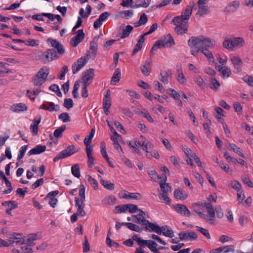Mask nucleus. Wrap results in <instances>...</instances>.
I'll return each mask as SVG.
<instances>
[{
  "mask_svg": "<svg viewBox=\"0 0 253 253\" xmlns=\"http://www.w3.org/2000/svg\"><path fill=\"white\" fill-rule=\"evenodd\" d=\"M189 43L192 46L201 44V47L204 48H213L215 46V41L209 37L203 36L199 37H192L189 39Z\"/></svg>",
  "mask_w": 253,
  "mask_h": 253,
  "instance_id": "1",
  "label": "nucleus"
},
{
  "mask_svg": "<svg viewBox=\"0 0 253 253\" xmlns=\"http://www.w3.org/2000/svg\"><path fill=\"white\" fill-rule=\"evenodd\" d=\"M204 206L207 209L208 214L203 213L202 212H199L200 217L204 219L207 223L211 224L216 223L215 219V211L213 206L209 203H205Z\"/></svg>",
  "mask_w": 253,
  "mask_h": 253,
  "instance_id": "2",
  "label": "nucleus"
},
{
  "mask_svg": "<svg viewBox=\"0 0 253 253\" xmlns=\"http://www.w3.org/2000/svg\"><path fill=\"white\" fill-rule=\"evenodd\" d=\"M245 42L243 38L241 37H234L225 40L223 42V46L228 49L233 50L234 49H238L242 47Z\"/></svg>",
  "mask_w": 253,
  "mask_h": 253,
  "instance_id": "3",
  "label": "nucleus"
},
{
  "mask_svg": "<svg viewBox=\"0 0 253 253\" xmlns=\"http://www.w3.org/2000/svg\"><path fill=\"white\" fill-rule=\"evenodd\" d=\"M175 43L174 40L170 34H168L163 39L156 41L152 46L151 50V53H154L158 48L162 47H169Z\"/></svg>",
  "mask_w": 253,
  "mask_h": 253,
  "instance_id": "4",
  "label": "nucleus"
},
{
  "mask_svg": "<svg viewBox=\"0 0 253 253\" xmlns=\"http://www.w3.org/2000/svg\"><path fill=\"white\" fill-rule=\"evenodd\" d=\"M49 74V69L46 68H41L32 80L35 86H41L46 81Z\"/></svg>",
  "mask_w": 253,
  "mask_h": 253,
  "instance_id": "5",
  "label": "nucleus"
},
{
  "mask_svg": "<svg viewBox=\"0 0 253 253\" xmlns=\"http://www.w3.org/2000/svg\"><path fill=\"white\" fill-rule=\"evenodd\" d=\"M39 55L41 57V59L44 64L59 58L57 51L53 48L49 49L44 52L40 51L39 52Z\"/></svg>",
  "mask_w": 253,
  "mask_h": 253,
  "instance_id": "6",
  "label": "nucleus"
},
{
  "mask_svg": "<svg viewBox=\"0 0 253 253\" xmlns=\"http://www.w3.org/2000/svg\"><path fill=\"white\" fill-rule=\"evenodd\" d=\"M159 183L161 193L159 194V197L160 199L163 200L166 204L169 205L171 200L168 196V192L169 191H171V187L169 185V184L164 183L162 181H160Z\"/></svg>",
  "mask_w": 253,
  "mask_h": 253,
  "instance_id": "7",
  "label": "nucleus"
},
{
  "mask_svg": "<svg viewBox=\"0 0 253 253\" xmlns=\"http://www.w3.org/2000/svg\"><path fill=\"white\" fill-rule=\"evenodd\" d=\"M76 152V148L73 145H69L65 149L60 152L53 159L54 162H57L60 159H63L73 155Z\"/></svg>",
  "mask_w": 253,
  "mask_h": 253,
  "instance_id": "8",
  "label": "nucleus"
},
{
  "mask_svg": "<svg viewBox=\"0 0 253 253\" xmlns=\"http://www.w3.org/2000/svg\"><path fill=\"white\" fill-rule=\"evenodd\" d=\"M144 223L145 225L143 226V229L148 232H154L159 235H161L160 227L156 223L150 222L149 220L141 221Z\"/></svg>",
  "mask_w": 253,
  "mask_h": 253,
  "instance_id": "9",
  "label": "nucleus"
},
{
  "mask_svg": "<svg viewBox=\"0 0 253 253\" xmlns=\"http://www.w3.org/2000/svg\"><path fill=\"white\" fill-rule=\"evenodd\" d=\"M94 78V69L90 68L86 70L83 73V77L82 79L84 85H89Z\"/></svg>",
  "mask_w": 253,
  "mask_h": 253,
  "instance_id": "10",
  "label": "nucleus"
},
{
  "mask_svg": "<svg viewBox=\"0 0 253 253\" xmlns=\"http://www.w3.org/2000/svg\"><path fill=\"white\" fill-rule=\"evenodd\" d=\"M87 63V59L85 57H82L79 58L77 62L74 63L72 67L73 73L74 74L78 72L81 68L85 66Z\"/></svg>",
  "mask_w": 253,
  "mask_h": 253,
  "instance_id": "11",
  "label": "nucleus"
},
{
  "mask_svg": "<svg viewBox=\"0 0 253 253\" xmlns=\"http://www.w3.org/2000/svg\"><path fill=\"white\" fill-rule=\"evenodd\" d=\"M138 211H139V214L132 215V221L133 222H136L141 224L142 226H144V223L141 222V221H143L144 220H147L146 218H149V216L141 209H139Z\"/></svg>",
  "mask_w": 253,
  "mask_h": 253,
  "instance_id": "12",
  "label": "nucleus"
},
{
  "mask_svg": "<svg viewBox=\"0 0 253 253\" xmlns=\"http://www.w3.org/2000/svg\"><path fill=\"white\" fill-rule=\"evenodd\" d=\"M84 38V34L83 30H79L77 35L73 37L71 40V43L73 47H76Z\"/></svg>",
  "mask_w": 253,
  "mask_h": 253,
  "instance_id": "13",
  "label": "nucleus"
},
{
  "mask_svg": "<svg viewBox=\"0 0 253 253\" xmlns=\"http://www.w3.org/2000/svg\"><path fill=\"white\" fill-rule=\"evenodd\" d=\"M75 207L77 208V214L79 216H84L86 212L84 210L85 207V204L84 202L79 201V199L77 197L75 198Z\"/></svg>",
  "mask_w": 253,
  "mask_h": 253,
  "instance_id": "14",
  "label": "nucleus"
},
{
  "mask_svg": "<svg viewBox=\"0 0 253 253\" xmlns=\"http://www.w3.org/2000/svg\"><path fill=\"white\" fill-rule=\"evenodd\" d=\"M178 236L179 238L181 241L186 240L188 239H189L190 241H192L196 239L198 237L197 234L193 231H191L188 233L181 232L179 233Z\"/></svg>",
  "mask_w": 253,
  "mask_h": 253,
  "instance_id": "15",
  "label": "nucleus"
},
{
  "mask_svg": "<svg viewBox=\"0 0 253 253\" xmlns=\"http://www.w3.org/2000/svg\"><path fill=\"white\" fill-rule=\"evenodd\" d=\"M98 40V38L95 37L93 40L90 43V47L88 51V54H86L87 56L89 55L90 57H94L96 53L97 50V41Z\"/></svg>",
  "mask_w": 253,
  "mask_h": 253,
  "instance_id": "16",
  "label": "nucleus"
},
{
  "mask_svg": "<svg viewBox=\"0 0 253 253\" xmlns=\"http://www.w3.org/2000/svg\"><path fill=\"white\" fill-rule=\"evenodd\" d=\"M175 211L179 214L184 216L189 217L190 216V212L187 207L182 204H177L174 206Z\"/></svg>",
  "mask_w": 253,
  "mask_h": 253,
  "instance_id": "17",
  "label": "nucleus"
},
{
  "mask_svg": "<svg viewBox=\"0 0 253 253\" xmlns=\"http://www.w3.org/2000/svg\"><path fill=\"white\" fill-rule=\"evenodd\" d=\"M120 29L122 30V32L120 33L121 38L124 39L128 37L130 33L132 31L133 28L130 25H127L126 28H124V25H122Z\"/></svg>",
  "mask_w": 253,
  "mask_h": 253,
  "instance_id": "18",
  "label": "nucleus"
},
{
  "mask_svg": "<svg viewBox=\"0 0 253 253\" xmlns=\"http://www.w3.org/2000/svg\"><path fill=\"white\" fill-rule=\"evenodd\" d=\"M47 104L48 106H47L45 104H42L41 105L40 109L47 110L50 112L60 111V107L59 105H55L52 102H47Z\"/></svg>",
  "mask_w": 253,
  "mask_h": 253,
  "instance_id": "19",
  "label": "nucleus"
},
{
  "mask_svg": "<svg viewBox=\"0 0 253 253\" xmlns=\"http://www.w3.org/2000/svg\"><path fill=\"white\" fill-rule=\"evenodd\" d=\"M210 11V7L207 5L199 6V9L196 14L197 18H201L202 17L207 14Z\"/></svg>",
  "mask_w": 253,
  "mask_h": 253,
  "instance_id": "20",
  "label": "nucleus"
},
{
  "mask_svg": "<svg viewBox=\"0 0 253 253\" xmlns=\"http://www.w3.org/2000/svg\"><path fill=\"white\" fill-rule=\"evenodd\" d=\"M46 146L45 145H38L35 148L32 149L30 151L28 152V156L32 155H38L40 154L46 150Z\"/></svg>",
  "mask_w": 253,
  "mask_h": 253,
  "instance_id": "21",
  "label": "nucleus"
},
{
  "mask_svg": "<svg viewBox=\"0 0 253 253\" xmlns=\"http://www.w3.org/2000/svg\"><path fill=\"white\" fill-rule=\"evenodd\" d=\"M159 80L164 84H168V79L172 77L171 71L169 70L162 71L160 75Z\"/></svg>",
  "mask_w": 253,
  "mask_h": 253,
  "instance_id": "22",
  "label": "nucleus"
},
{
  "mask_svg": "<svg viewBox=\"0 0 253 253\" xmlns=\"http://www.w3.org/2000/svg\"><path fill=\"white\" fill-rule=\"evenodd\" d=\"M38 239L37 234L32 233L28 235L27 237H24L25 244L28 246H33L35 245L34 241Z\"/></svg>",
  "mask_w": 253,
  "mask_h": 253,
  "instance_id": "23",
  "label": "nucleus"
},
{
  "mask_svg": "<svg viewBox=\"0 0 253 253\" xmlns=\"http://www.w3.org/2000/svg\"><path fill=\"white\" fill-rule=\"evenodd\" d=\"M124 199H133L135 200H140L141 195L138 193H128L126 191H124V193L122 196Z\"/></svg>",
  "mask_w": 253,
  "mask_h": 253,
  "instance_id": "24",
  "label": "nucleus"
},
{
  "mask_svg": "<svg viewBox=\"0 0 253 253\" xmlns=\"http://www.w3.org/2000/svg\"><path fill=\"white\" fill-rule=\"evenodd\" d=\"M111 92L110 90L106 91L105 94L104 95L103 99V108H110L111 106Z\"/></svg>",
  "mask_w": 253,
  "mask_h": 253,
  "instance_id": "25",
  "label": "nucleus"
},
{
  "mask_svg": "<svg viewBox=\"0 0 253 253\" xmlns=\"http://www.w3.org/2000/svg\"><path fill=\"white\" fill-rule=\"evenodd\" d=\"M201 51L206 57L210 63H213L214 62V58L212 53L211 51H210L209 48L201 47Z\"/></svg>",
  "mask_w": 253,
  "mask_h": 253,
  "instance_id": "26",
  "label": "nucleus"
},
{
  "mask_svg": "<svg viewBox=\"0 0 253 253\" xmlns=\"http://www.w3.org/2000/svg\"><path fill=\"white\" fill-rule=\"evenodd\" d=\"M231 61L238 71L241 72L242 71L241 66L243 63L241 58L238 56H233L231 57Z\"/></svg>",
  "mask_w": 253,
  "mask_h": 253,
  "instance_id": "27",
  "label": "nucleus"
},
{
  "mask_svg": "<svg viewBox=\"0 0 253 253\" xmlns=\"http://www.w3.org/2000/svg\"><path fill=\"white\" fill-rule=\"evenodd\" d=\"M10 110L14 112L18 113L27 110V107L25 104L20 103L12 105Z\"/></svg>",
  "mask_w": 253,
  "mask_h": 253,
  "instance_id": "28",
  "label": "nucleus"
},
{
  "mask_svg": "<svg viewBox=\"0 0 253 253\" xmlns=\"http://www.w3.org/2000/svg\"><path fill=\"white\" fill-rule=\"evenodd\" d=\"M192 6L190 5H187L186 6L184 10L182 12L180 16L183 17V19L188 20L191 16L192 12Z\"/></svg>",
  "mask_w": 253,
  "mask_h": 253,
  "instance_id": "29",
  "label": "nucleus"
},
{
  "mask_svg": "<svg viewBox=\"0 0 253 253\" xmlns=\"http://www.w3.org/2000/svg\"><path fill=\"white\" fill-rule=\"evenodd\" d=\"M172 22L175 25H180L181 26H186L188 24L187 20L183 19V17L180 16H176L172 19Z\"/></svg>",
  "mask_w": 253,
  "mask_h": 253,
  "instance_id": "30",
  "label": "nucleus"
},
{
  "mask_svg": "<svg viewBox=\"0 0 253 253\" xmlns=\"http://www.w3.org/2000/svg\"><path fill=\"white\" fill-rule=\"evenodd\" d=\"M121 71L119 68L115 70L111 81V84H116L117 83H118L121 78Z\"/></svg>",
  "mask_w": 253,
  "mask_h": 253,
  "instance_id": "31",
  "label": "nucleus"
},
{
  "mask_svg": "<svg viewBox=\"0 0 253 253\" xmlns=\"http://www.w3.org/2000/svg\"><path fill=\"white\" fill-rule=\"evenodd\" d=\"M145 246H147L151 251L156 248L157 244L151 240H144L143 244L141 245V248H144Z\"/></svg>",
  "mask_w": 253,
  "mask_h": 253,
  "instance_id": "32",
  "label": "nucleus"
},
{
  "mask_svg": "<svg viewBox=\"0 0 253 253\" xmlns=\"http://www.w3.org/2000/svg\"><path fill=\"white\" fill-rule=\"evenodd\" d=\"M174 196L177 199L185 200L188 197V194L184 191L176 189L174 192Z\"/></svg>",
  "mask_w": 253,
  "mask_h": 253,
  "instance_id": "33",
  "label": "nucleus"
},
{
  "mask_svg": "<svg viewBox=\"0 0 253 253\" xmlns=\"http://www.w3.org/2000/svg\"><path fill=\"white\" fill-rule=\"evenodd\" d=\"M151 0H137L136 1L135 4L133 6V7H147L149 5Z\"/></svg>",
  "mask_w": 253,
  "mask_h": 253,
  "instance_id": "34",
  "label": "nucleus"
},
{
  "mask_svg": "<svg viewBox=\"0 0 253 253\" xmlns=\"http://www.w3.org/2000/svg\"><path fill=\"white\" fill-rule=\"evenodd\" d=\"M71 172L72 174L77 178H80L81 176L80 166L78 164H75L71 167Z\"/></svg>",
  "mask_w": 253,
  "mask_h": 253,
  "instance_id": "35",
  "label": "nucleus"
},
{
  "mask_svg": "<svg viewBox=\"0 0 253 253\" xmlns=\"http://www.w3.org/2000/svg\"><path fill=\"white\" fill-rule=\"evenodd\" d=\"M101 184L107 189L112 190L114 189L115 186L113 183H111L108 181L105 180L103 179L100 180Z\"/></svg>",
  "mask_w": 253,
  "mask_h": 253,
  "instance_id": "36",
  "label": "nucleus"
},
{
  "mask_svg": "<svg viewBox=\"0 0 253 253\" xmlns=\"http://www.w3.org/2000/svg\"><path fill=\"white\" fill-rule=\"evenodd\" d=\"M194 81L201 88H204L206 86V83L200 76H197L194 78Z\"/></svg>",
  "mask_w": 253,
  "mask_h": 253,
  "instance_id": "37",
  "label": "nucleus"
},
{
  "mask_svg": "<svg viewBox=\"0 0 253 253\" xmlns=\"http://www.w3.org/2000/svg\"><path fill=\"white\" fill-rule=\"evenodd\" d=\"M66 128V126L65 125H63L60 127L57 128L54 131V136L56 138L61 137L62 132L65 130Z\"/></svg>",
  "mask_w": 253,
  "mask_h": 253,
  "instance_id": "38",
  "label": "nucleus"
},
{
  "mask_svg": "<svg viewBox=\"0 0 253 253\" xmlns=\"http://www.w3.org/2000/svg\"><path fill=\"white\" fill-rule=\"evenodd\" d=\"M85 187L84 185L83 184L81 185L79 189V196L81 198L80 199H79L80 202H84V201H85Z\"/></svg>",
  "mask_w": 253,
  "mask_h": 253,
  "instance_id": "39",
  "label": "nucleus"
},
{
  "mask_svg": "<svg viewBox=\"0 0 253 253\" xmlns=\"http://www.w3.org/2000/svg\"><path fill=\"white\" fill-rule=\"evenodd\" d=\"M210 88L213 90H217L220 84L215 78H211V80Z\"/></svg>",
  "mask_w": 253,
  "mask_h": 253,
  "instance_id": "40",
  "label": "nucleus"
},
{
  "mask_svg": "<svg viewBox=\"0 0 253 253\" xmlns=\"http://www.w3.org/2000/svg\"><path fill=\"white\" fill-rule=\"evenodd\" d=\"M178 75L177 77V81L181 84H184L186 82V79L183 74L181 68L177 69Z\"/></svg>",
  "mask_w": 253,
  "mask_h": 253,
  "instance_id": "41",
  "label": "nucleus"
},
{
  "mask_svg": "<svg viewBox=\"0 0 253 253\" xmlns=\"http://www.w3.org/2000/svg\"><path fill=\"white\" fill-rule=\"evenodd\" d=\"M229 146L231 148L230 150H233L235 153L237 154L243 158L245 157L244 154L241 152L240 148L238 147L236 144L232 143V145H229Z\"/></svg>",
  "mask_w": 253,
  "mask_h": 253,
  "instance_id": "42",
  "label": "nucleus"
},
{
  "mask_svg": "<svg viewBox=\"0 0 253 253\" xmlns=\"http://www.w3.org/2000/svg\"><path fill=\"white\" fill-rule=\"evenodd\" d=\"M87 180L94 190L98 189V184L96 179L92 177L90 175H87Z\"/></svg>",
  "mask_w": 253,
  "mask_h": 253,
  "instance_id": "43",
  "label": "nucleus"
},
{
  "mask_svg": "<svg viewBox=\"0 0 253 253\" xmlns=\"http://www.w3.org/2000/svg\"><path fill=\"white\" fill-rule=\"evenodd\" d=\"M94 133H95V130L93 128H92L91 130V131H90L89 134L88 135H87L85 137L84 141V144H90V143L91 142V140L94 136Z\"/></svg>",
  "mask_w": 253,
  "mask_h": 253,
  "instance_id": "44",
  "label": "nucleus"
},
{
  "mask_svg": "<svg viewBox=\"0 0 253 253\" xmlns=\"http://www.w3.org/2000/svg\"><path fill=\"white\" fill-rule=\"evenodd\" d=\"M230 186L236 190L237 192L241 191L242 185L237 180H233L230 184Z\"/></svg>",
  "mask_w": 253,
  "mask_h": 253,
  "instance_id": "45",
  "label": "nucleus"
},
{
  "mask_svg": "<svg viewBox=\"0 0 253 253\" xmlns=\"http://www.w3.org/2000/svg\"><path fill=\"white\" fill-rule=\"evenodd\" d=\"M28 148V145H25L21 147L19 150V154L17 157V160L19 161L22 159Z\"/></svg>",
  "mask_w": 253,
  "mask_h": 253,
  "instance_id": "46",
  "label": "nucleus"
},
{
  "mask_svg": "<svg viewBox=\"0 0 253 253\" xmlns=\"http://www.w3.org/2000/svg\"><path fill=\"white\" fill-rule=\"evenodd\" d=\"M188 45L190 47V49H191L190 52H191V54L192 55H193L194 56H196L197 54L199 51H201V47H198L197 46V45H194L193 46H192L191 45H190L189 43V41H188Z\"/></svg>",
  "mask_w": 253,
  "mask_h": 253,
  "instance_id": "47",
  "label": "nucleus"
},
{
  "mask_svg": "<svg viewBox=\"0 0 253 253\" xmlns=\"http://www.w3.org/2000/svg\"><path fill=\"white\" fill-rule=\"evenodd\" d=\"M127 210L129 213H135L136 211H138L139 209L138 208L137 206L132 204H127Z\"/></svg>",
  "mask_w": 253,
  "mask_h": 253,
  "instance_id": "48",
  "label": "nucleus"
},
{
  "mask_svg": "<svg viewBox=\"0 0 253 253\" xmlns=\"http://www.w3.org/2000/svg\"><path fill=\"white\" fill-rule=\"evenodd\" d=\"M118 137H115V136H111V139L113 142L115 149L118 151L120 150L121 151L123 152L122 148L118 142Z\"/></svg>",
  "mask_w": 253,
  "mask_h": 253,
  "instance_id": "49",
  "label": "nucleus"
},
{
  "mask_svg": "<svg viewBox=\"0 0 253 253\" xmlns=\"http://www.w3.org/2000/svg\"><path fill=\"white\" fill-rule=\"evenodd\" d=\"M115 210L116 211H115L116 213L125 212L127 210V205L126 204H125L122 206H117L115 207Z\"/></svg>",
  "mask_w": 253,
  "mask_h": 253,
  "instance_id": "50",
  "label": "nucleus"
},
{
  "mask_svg": "<svg viewBox=\"0 0 253 253\" xmlns=\"http://www.w3.org/2000/svg\"><path fill=\"white\" fill-rule=\"evenodd\" d=\"M128 228L132 231H134L139 233L142 232L144 230L142 228H140L138 225H137L132 223H130L129 226H128Z\"/></svg>",
  "mask_w": 253,
  "mask_h": 253,
  "instance_id": "51",
  "label": "nucleus"
},
{
  "mask_svg": "<svg viewBox=\"0 0 253 253\" xmlns=\"http://www.w3.org/2000/svg\"><path fill=\"white\" fill-rule=\"evenodd\" d=\"M59 119L63 123H67L70 121V116L67 113H62L59 115Z\"/></svg>",
  "mask_w": 253,
  "mask_h": 253,
  "instance_id": "52",
  "label": "nucleus"
},
{
  "mask_svg": "<svg viewBox=\"0 0 253 253\" xmlns=\"http://www.w3.org/2000/svg\"><path fill=\"white\" fill-rule=\"evenodd\" d=\"M196 228H197V230L201 233L203 235L206 237L208 239H211V236L209 232V231L204 228L201 227L197 226Z\"/></svg>",
  "mask_w": 253,
  "mask_h": 253,
  "instance_id": "53",
  "label": "nucleus"
},
{
  "mask_svg": "<svg viewBox=\"0 0 253 253\" xmlns=\"http://www.w3.org/2000/svg\"><path fill=\"white\" fill-rule=\"evenodd\" d=\"M106 245L108 247H113L115 248H118L119 246V244L116 243L115 242H113L110 238L108 236H107L106 239Z\"/></svg>",
  "mask_w": 253,
  "mask_h": 253,
  "instance_id": "54",
  "label": "nucleus"
},
{
  "mask_svg": "<svg viewBox=\"0 0 253 253\" xmlns=\"http://www.w3.org/2000/svg\"><path fill=\"white\" fill-rule=\"evenodd\" d=\"M222 253H227L231 252H233L234 247L233 245L225 246L220 247Z\"/></svg>",
  "mask_w": 253,
  "mask_h": 253,
  "instance_id": "55",
  "label": "nucleus"
},
{
  "mask_svg": "<svg viewBox=\"0 0 253 253\" xmlns=\"http://www.w3.org/2000/svg\"><path fill=\"white\" fill-rule=\"evenodd\" d=\"M243 80L249 85L253 87V76L246 75L243 78Z\"/></svg>",
  "mask_w": 253,
  "mask_h": 253,
  "instance_id": "56",
  "label": "nucleus"
},
{
  "mask_svg": "<svg viewBox=\"0 0 253 253\" xmlns=\"http://www.w3.org/2000/svg\"><path fill=\"white\" fill-rule=\"evenodd\" d=\"M2 204L3 205H7L8 207H10V210L14 209L16 208H17L18 205L17 203L14 201H6L4 202V203H2Z\"/></svg>",
  "mask_w": 253,
  "mask_h": 253,
  "instance_id": "57",
  "label": "nucleus"
},
{
  "mask_svg": "<svg viewBox=\"0 0 253 253\" xmlns=\"http://www.w3.org/2000/svg\"><path fill=\"white\" fill-rule=\"evenodd\" d=\"M64 106L68 109L73 107L74 104L73 101L71 98H66L64 99L63 104Z\"/></svg>",
  "mask_w": 253,
  "mask_h": 253,
  "instance_id": "58",
  "label": "nucleus"
},
{
  "mask_svg": "<svg viewBox=\"0 0 253 253\" xmlns=\"http://www.w3.org/2000/svg\"><path fill=\"white\" fill-rule=\"evenodd\" d=\"M220 73L223 78H228L230 76L231 71L228 67H224Z\"/></svg>",
  "mask_w": 253,
  "mask_h": 253,
  "instance_id": "59",
  "label": "nucleus"
},
{
  "mask_svg": "<svg viewBox=\"0 0 253 253\" xmlns=\"http://www.w3.org/2000/svg\"><path fill=\"white\" fill-rule=\"evenodd\" d=\"M100 148V152L103 158L105 159H108V157L106 151V145L104 142H101Z\"/></svg>",
  "mask_w": 253,
  "mask_h": 253,
  "instance_id": "60",
  "label": "nucleus"
},
{
  "mask_svg": "<svg viewBox=\"0 0 253 253\" xmlns=\"http://www.w3.org/2000/svg\"><path fill=\"white\" fill-rule=\"evenodd\" d=\"M141 114H142L144 115V117L145 118H146L149 122H154L153 119L150 115V113L148 112V111H147L145 109H144L142 111H141Z\"/></svg>",
  "mask_w": 253,
  "mask_h": 253,
  "instance_id": "61",
  "label": "nucleus"
},
{
  "mask_svg": "<svg viewBox=\"0 0 253 253\" xmlns=\"http://www.w3.org/2000/svg\"><path fill=\"white\" fill-rule=\"evenodd\" d=\"M219 166L220 167L221 169L224 170L226 172L229 173H232V169L227 164L224 163L222 162V163H220Z\"/></svg>",
  "mask_w": 253,
  "mask_h": 253,
  "instance_id": "62",
  "label": "nucleus"
},
{
  "mask_svg": "<svg viewBox=\"0 0 253 253\" xmlns=\"http://www.w3.org/2000/svg\"><path fill=\"white\" fill-rule=\"evenodd\" d=\"M242 180L243 182L247 184L249 187L252 188L253 187V183L250 179L249 177L248 176H243L242 177Z\"/></svg>",
  "mask_w": 253,
  "mask_h": 253,
  "instance_id": "63",
  "label": "nucleus"
},
{
  "mask_svg": "<svg viewBox=\"0 0 253 253\" xmlns=\"http://www.w3.org/2000/svg\"><path fill=\"white\" fill-rule=\"evenodd\" d=\"M141 71L142 74L145 76H148L150 75L151 68L150 67L142 65L140 67Z\"/></svg>",
  "mask_w": 253,
  "mask_h": 253,
  "instance_id": "64",
  "label": "nucleus"
}]
</instances>
